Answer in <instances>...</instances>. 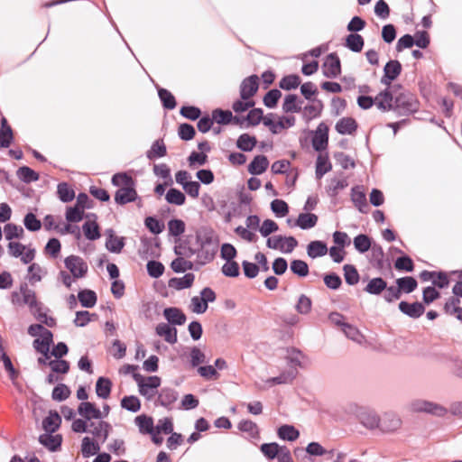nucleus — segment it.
<instances>
[{
	"label": "nucleus",
	"mask_w": 462,
	"mask_h": 462,
	"mask_svg": "<svg viewBox=\"0 0 462 462\" xmlns=\"http://www.w3.org/2000/svg\"><path fill=\"white\" fill-rule=\"evenodd\" d=\"M194 245L198 264L205 265L214 260L218 250V241L211 229L207 227L197 229Z\"/></svg>",
	"instance_id": "f257e3e1"
},
{
	"label": "nucleus",
	"mask_w": 462,
	"mask_h": 462,
	"mask_svg": "<svg viewBox=\"0 0 462 462\" xmlns=\"http://www.w3.org/2000/svg\"><path fill=\"white\" fill-rule=\"evenodd\" d=\"M112 184L119 188L115 194V201L117 204L125 205L136 199L134 181L126 173L115 174L112 178Z\"/></svg>",
	"instance_id": "f03ea898"
},
{
	"label": "nucleus",
	"mask_w": 462,
	"mask_h": 462,
	"mask_svg": "<svg viewBox=\"0 0 462 462\" xmlns=\"http://www.w3.org/2000/svg\"><path fill=\"white\" fill-rule=\"evenodd\" d=\"M394 109L400 113L411 114L419 109V102L416 97L410 91L402 88L401 85H393Z\"/></svg>",
	"instance_id": "7ed1b4c3"
},
{
	"label": "nucleus",
	"mask_w": 462,
	"mask_h": 462,
	"mask_svg": "<svg viewBox=\"0 0 462 462\" xmlns=\"http://www.w3.org/2000/svg\"><path fill=\"white\" fill-rule=\"evenodd\" d=\"M134 379L138 386L139 393L147 401L152 400L158 394V388L162 380L157 375L144 377L140 374H134Z\"/></svg>",
	"instance_id": "20e7f679"
},
{
	"label": "nucleus",
	"mask_w": 462,
	"mask_h": 462,
	"mask_svg": "<svg viewBox=\"0 0 462 462\" xmlns=\"http://www.w3.org/2000/svg\"><path fill=\"white\" fill-rule=\"evenodd\" d=\"M12 301L18 305H27L33 315L42 310V303L37 300L35 291L29 289L26 284L20 287L19 292H13Z\"/></svg>",
	"instance_id": "39448f33"
},
{
	"label": "nucleus",
	"mask_w": 462,
	"mask_h": 462,
	"mask_svg": "<svg viewBox=\"0 0 462 462\" xmlns=\"http://www.w3.org/2000/svg\"><path fill=\"white\" fill-rule=\"evenodd\" d=\"M216 300V293L211 288L206 287L200 291L199 296H194L190 300L189 310L196 314L205 313L208 302Z\"/></svg>",
	"instance_id": "423d86ee"
},
{
	"label": "nucleus",
	"mask_w": 462,
	"mask_h": 462,
	"mask_svg": "<svg viewBox=\"0 0 462 462\" xmlns=\"http://www.w3.org/2000/svg\"><path fill=\"white\" fill-rule=\"evenodd\" d=\"M411 411L414 412H427L437 416H445L448 410L442 405L426 400H414L410 403Z\"/></svg>",
	"instance_id": "0eeeda50"
},
{
	"label": "nucleus",
	"mask_w": 462,
	"mask_h": 462,
	"mask_svg": "<svg viewBox=\"0 0 462 462\" xmlns=\"http://www.w3.org/2000/svg\"><path fill=\"white\" fill-rule=\"evenodd\" d=\"M266 245L271 249L280 250L284 254H290L298 245V242L293 236H274L268 237Z\"/></svg>",
	"instance_id": "6e6552de"
},
{
	"label": "nucleus",
	"mask_w": 462,
	"mask_h": 462,
	"mask_svg": "<svg viewBox=\"0 0 462 462\" xmlns=\"http://www.w3.org/2000/svg\"><path fill=\"white\" fill-rule=\"evenodd\" d=\"M66 268L70 272L73 279L83 278L88 270L87 263L78 255H69L64 260Z\"/></svg>",
	"instance_id": "1a4fd4ad"
},
{
	"label": "nucleus",
	"mask_w": 462,
	"mask_h": 462,
	"mask_svg": "<svg viewBox=\"0 0 462 462\" xmlns=\"http://www.w3.org/2000/svg\"><path fill=\"white\" fill-rule=\"evenodd\" d=\"M394 97L395 93L392 86L390 89L382 91L375 97L374 105L383 112L394 109Z\"/></svg>",
	"instance_id": "9d476101"
},
{
	"label": "nucleus",
	"mask_w": 462,
	"mask_h": 462,
	"mask_svg": "<svg viewBox=\"0 0 462 462\" xmlns=\"http://www.w3.org/2000/svg\"><path fill=\"white\" fill-rule=\"evenodd\" d=\"M323 74L327 78L334 79L341 73L339 58L336 53H330L327 56L322 65Z\"/></svg>",
	"instance_id": "9b49d317"
},
{
	"label": "nucleus",
	"mask_w": 462,
	"mask_h": 462,
	"mask_svg": "<svg viewBox=\"0 0 462 462\" xmlns=\"http://www.w3.org/2000/svg\"><path fill=\"white\" fill-rule=\"evenodd\" d=\"M402 71V65L398 60L388 61L383 69V76L381 79V83L388 88L391 83L398 78Z\"/></svg>",
	"instance_id": "f8f14e48"
},
{
	"label": "nucleus",
	"mask_w": 462,
	"mask_h": 462,
	"mask_svg": "<svg viewBox=\"0 0 462 462\" xmlns=\"http://www.w3.org/2000/svg\"><path fill=\"white\" fill-rule=\"evenodd\" d=\"M402 426L401 418L393 412H385L381 417L380 430L385 433H392Z\"/></svg>",
	"instance_id": "ddd939ff"
},
{
	"label": "nucleus",
	"mask_w": 462,
	"mask_h": 462,
	"mask_svg": "<svg viewBox=\"0 0 462 462\" xmlns=\"http://www.w3.org/2000/svg\"><path fill=\"white\" fill-rule=\"evenodd\" d=\"M258 77L252 75L245 79L240 85V97L242 99H251L258 90Z\"/></svg>",
	"instance_id": "4468645a"
},
{
	"label": "nucleus",
	"mask_w": 462,
	"mask_h": 462,
	"mask_svg": "<svg viewBox=\"0 0 462 462\" xmlns=\"http://www.w3.org/2000/svg\"><path fill=\"white\" fill-rule=\"evenodd\" d=\"M110 430V424L103 420L88 424V432L96 437L97 441L100 440L102 443L106 440Z\"/></svg>",
	"instance_id": "2eb2a0df"
},
{
	"label": "nucleus",
	"mask_w": 462,
	"mask_h": 462,
	"mask_svg": "<svg viewBox=\"0 0 462 462\" xmlns=\"http://www.w3.org/2000/svg\"><path fill=\"white\" fill-rule=\"evenodd\" d=\"M194 237L191 236H187V238L181 241L180 244L176 245L174 247L175 254L183 258H190L195 255V245L192 242Z\"/></svg>",
	"instance_id": "dca6fc26"
},
{
	"label": "nucleus",
	"mask_w": 462,
	"mask_h": 462,
	"mask_svg": "<svg viewBox=\"0 0 462 462\" xmlns=\"http://www.w3.org/2000/svg\"><path fill=\"white\" fill-rule=\"evenodd\" d=\"M328 128L323 124H320L316 131L312 139V146L316 151H323L328 146Z\"/></svg>",
	"instance_id": "f3484780"
},
{
	"label": "nucleus",
	"mask_w": 462,
	"mask_h": 462,
	"mask_svg": "<svg viewBox=\"0 0 462 462\" xmlns=\"http://www.w3.org/2000/svg\"><path fill=\"white\" fill-rule=\"evenodd\" d=\"M351 199L361 213L368 212L366 196L361 187H354L351 190Z\"/></svg>",
	"instance_id": "a211bd4d"
},
{
	"label": "nucleus",
	"mask_w": 462,
	"mask_h": 462,
	"mask_svg": "<svg viewBox=\"0 0 462 462\" xmlns=\"http://www.w3.org/2000/svg\"><path fill=\"white\" fill-rule=\"evenodd\" d=\"M399 310L403 314L411 318L417 319L423 314L425 308L420 302L408 303L406 301H401L399 303Z\"/></svg>",
	"instance_id": "6ab92c4d"
},
{
	"label": "nucleus",
	"mask_w": 462,
	"mask_h": 462,
	"mask_svg": "<svg viewBox=\"0 0 462 462\" xmlns=\"http://www.w3.org/2000/svg\"><path fill=\"white\" fill-rule=\"evenodd\" d=\"M78 411L79 414L86 420L100 419L103 417L102 411L88 402H81L78 408Z\"/></svg>",
	"instance_id": "aec40b11"
},
{
	"label": "nucleus",
	"mask_w": 462,
	"mask_h": 462,
	"mask_svg": "<svg viewBox=\"0 0 462 462\" xmlns=\"http://www.w3.org/2000/svg\"><path fill=\"white\" fill-rule=\"evenodd\" d=\"M359 421L360 423L369 429H380V421L381 418L372 411H365L359 414Z\"/></svg>",
	"instance_id": "412c9836"
},
{
	"label": "nucleus",
	"mask_w": 462,
	"mask_h": 462,
	"mask_svg": "<svg viewBox=\"0 0 462 462\" xmlns=\"http://www.w3.org/2000/svg\"><path fill=\"white\" fill-rule=\"evenodd\" d=\"M39 441L49 450L56 451L61 445L62 437L60 434L52 435L50 432H45L39 437Z\"/></svg>",
	"instance_id": "4be33fe9"
},
{
	"label": "nucleus",
	"mask_w": 462,
	"mask_h": 462,
	"mask_svg": "<svg viewBox=\"0 0 462 462\" xmlns=\"http://www.w3.org/2000/svg\"><path fill=\"white\" fill-rule=\"evenodd\" d=\"M178 399V393L171 388H162L158 393L157 403L160 405L170 408Z\"/></svg>",
	"instance_id": "5701e85b"
},
{
	"label": "nucleus",
	"mask_w": 462,
	"mask_h": 462,
	"mask_svg": "<svg viewBox=\"0 0 462 462\" xmlns=\"http://www.w3.org/2000/svg\"><path fill=\"white\" fill-rule=\"evenodd\" d=\"M286 359L292 367H305L308 365V358L301 351L296 348H291L287 351Z\"/></svg>",
	"instance_id": "b1692460"
},
{
	"label": "nucleus",
	"mask_w": 462,
	"mask_h": 462,
	"mask_svg": "<svg viewBox=\"0 0 462 462\" xmlns=\"http://www.w3.org/2000/svg\"><path fill=\"white\" fill-rule=\"evenodd\" d=\"M268 165L269 161L266 156L257 155L248 165V171L253 175H259L266 171Z\"/></svg>",
	"instance_id": "393cba45"
},
{
	"label": "nucleus",
	"mask_w": 462,
	"mask_h": 462,
	"mask_svg": "<svg viewBox=\"0 0 462 462\" xmlns=\"http://www.w3.org/2000/svg\"><path fill=\"white\" fill-rule=\"evenodd\" d=\"M61 423V418L57 411H51L49 415L42 420V428L46 432H55Z\"/></svg>",
	"instance_id": "a878e982"
},
{
	"label": "nucleus",
	"mask_w": 462,
	"mask_h": 462,
	"mask_svg": "<svg viewBox=\"0 0 462 462\" xmlns=\"http://www.w3.org/2000/svg\"><path fill=\"white\" fill-rule=\"evenodd\" d=\"M195 275L191 273H186L180 278H171L169 281V286L177 290H183L192 286Z\"/></svg>",
	"instance_id": "bb28decb"
},
{
	"label": "nucleus",
	"mask_w": 462,
	"mask_h": 462,
	"mask_svg": "<svg viewBox=\"0 0 462 462\" xmlns=\"http://www.w3.org/2000/svg\"><path fill=\"white\" fill-rule=\"evenodd\" d=\"M156 333L160 337H162L168 343L174 344L177 341V330L169 324H159L156 327Z\"/></svg>",
	"instance_id": "cd10ccee"
},
{
	"label": "nucleus",
	"mask_w": 462,
	"mask_h": 462,
	"mask_svg": "<svg viewBox=\"0 0 462 462\" xmlns=\"http://www.w3.org/2000/svg\"><path fill=\"white\" fill-rule=\"evenodd\" d=\"M165 319L173 325H182L186 321L185 314L177 308H166L163 311Z\"/></svg>",
	"instance_id": "c85d7f7f"
},
{
	"label": "nucleus",
	"mask_w": 462,
	"mask_h": 462,
	"mask_svg": "<svg viewBox=\"0 0 462 462\" xmlns=\"http://www.w3.org/2000/svg\"><path fill=\"white\" fill-rule=\"evenodd\" d=\"M100 450L98 441L91 439L89 437H85L82 439L81 452L84 457H89L96 455Z\"/></svg>",
	"instance_id": "c756f323"
},
{
	"label": "nucleus",
	"mask_w": 462,
	"mask_h": 462,
	"mask_svg": "<svg viewBox=\"0 0 462 462\" xmlns=\"http://www.w3.org/2000/svg\"><path fill=\"white\" fill-rule=\"evenodd\" d=\"M318 222V216L312 213H300L295 225L301 229H310L314 227Z\"/></svg>",
	"instance_id": "7c9ffc66"
},
{
	"label": "nucleus",
	"mask_w": 462,
	"mask_h": 462,
	"mask_svg": "<svg viewBox=\"0 0 462 462\" xmlns=\"http://www.w3.org/2000/svg\"><path fill=\"white\" fill-rule=\"evenodd\" d=\"M134 422L138 426L141 433L153 434L154 426L153 420L152 417L146 415H140L135 418Z\"/></svg>",
	"instance_id": "2f4dec72"
},
{
	"label": "nucleus",
	"mask_w": 462,
	"mask_h": 462,
	"mask_svg": "<svg viewBox=\"0 0 462 462\" xmlns=\"http://www.w3.org/2000/svg\"><path fill=\"white\" fill-rule=\"evenodd\" d=\"M356 123L351 117H344L336 125V130L341 134H351L356 130Z\"/></svg>",
	"instance_id": "473e14b6"
},
{
	"label": "nucleus",
	"mask_w": 462,
	"mask_h": 462,
	"mask_svg": "<svg viewBox=\"0 0 462 462\" xmlns=\"http://www.w3.org/2000/svg\"><path fill=\"white\" fill-rule=\"evenodd\" d=\"M327 253V245L321 241H312L307 246V254L311 258L326 255Z\"/></svg>",
	"instance_id": "72a5a7b5"
},
{
	"label": "nucleus",
	"mask_w": 462,
	"mask_h": 462,
	"mask_svg": "<svg viewBox=\"0 0 462 462\" xmlns=\"http://www.w3.org/2000/svg\"><path fill=\"white\" fill-rule=\"evenodd\" d=\"M112 382L106 377H99L96 383V393L99 398L107 399L110 396Z\"/></svg>",
	"instance_id": "f704fd0d"
},
{
	"label": "nucleus",
	"mask_w": 462,
	"mask_h": 462,
	"mask_svg": "<svg viewBox=\"0 0 462 462\" xmlns=\"http://www.w3.org/2000/svg\"><path fill=\"white\" fill-rule=\"evenodd\" d=\"M296 375H297V371L291 370V371L282 373L279 376L269 378L268 380H266L265 383L269 386H272L273 384L291 383L294 380Z\"/></svg>",
	"instance_id": "c9c22d12"
},
{
	"label": "nucleus",
	"mask_w": 462,
	"mask_h": 462,
	"mask_svg": "<svg viewBox=\"0 0 462 462\" xmlns=\"http://www.w3.org/2000/svg\"><path fill=\"white\" fill-rule=\"evenodd\" d=\"M332 166L328 155L319 154L316 162V177L321 179L324 174L331 170Z\"/></svg>",
	"instance_id": "e433bc0d"
},
{
	"label": "nucleus",
	"mask_w": 462,
	"mask_h": 462,
	"mask_svg": "<svg viewBox=\"0 0 462 462\" xmlns=\"http://www.w3.org/2000/svg\"><path fill=\"white\" fill-rule=\"evenodd\" d=\"M301 102H298V97L293 94H290L285 97L282 110L285 113H296L301 109Z\"/></svg>",
	"instance_id": "4c0bfd02"
},
{
	"label": "nucleus",
	"mask_w": 462,
	"mask_h": 462,
	"mask_svg": "<svg viewBox=\"0 0 462 462\" xmlns=\"http://www.w3.org/2000/svg\"><path fill=\"white\" fill-rule=\"evenodd\" d=\"M277 434L280 439L288 440V441H294L296 440L299 436L300 432L297 429H295L291 425H282L278 429Z\"/></svg>",
	"instance_id": "58836bf2"
},
{
	"label": "nucleus",
	"mask_w": 462,
	"mask_h": 462,
	"mask_svg": "<svg viewBox=\"0 0 462 462\" xmlns=\"http://www.w3.org/2000/svg\"><path fill=\"white\" fill-rule=\"evenodd\" d=\"M342 331L346 335V337L352 341L357 343V344H363L365 342V337L364 335L359 331V329L351 325V324H345L344 328H342Z\"/></svg>",
	"instance_id": "ea45409f"
},
{
	"label": "nucleus",
	"mask_w": 462,
	"mask_h": 462,
	"mask_svg": "<svg viewBox=\"0 0 462 462\" xmlns=\"http://www.w3.org/2000/svg\"><path fill=\"white\" fill-rule=\"evenodd\" d=\"M82 229L88 240H97L100 237L99 226L96 221H86L82 226Z\"/></svg>",
	"instance_id": "a19ab883"
},
{
	"label": "nucleus",
	"mask_w": 462,
	"mask_h": 462,
	"mask_svg": "<svg viewBox=\"0 0 462 462\" xmlns=\"http://www.w3.org/2000/svg\"><path fill=\"white\" fill-rule=\"evenodd\" d=\"M108 238L106 243V247L112 253H120L124 247V241L122 237L114 236L112 230H108Z\"/></svg>",
	"instance_id": "79ce46f5"
},
{
	"label": "nucleus",
	"mask_w": 462,
	"mask_h": 462,
	"mask_svg": "<svg viewBox=\"0 0 462 462\" xmlns=\"http://www.w3.org/2000/svg\"><path fill=\"white\" fill-rule=\"evenodd\" d=\"M386 289V282L380 277L374 278L369 281L365 291L370 294H380Z\"/></svg>",
	"instance_id": "37998d69"
},
{
	"label": "nucleus",
	"mask_w": 462,
	"mask_h": 462,
	"mask_svg": "<svg viewBox=\"0 0 462 462\" xmlns=\"http://www.w3.org/2000/svg\"><path fill=\"white\" fill-rule=\"evenodd\" d=\"M396 284L398 285L401 292L411 293L417 288V281L411 276H406L402 278H399L396 280Z\"/></svg>",
	"instance_id": "c03bdc74"
},
{
	"label": "nucleus",
	"mask_w": 462,
	"mask_h": 462,
	"mask_svg": "<svg viewBox=\"0 0 462 462\" xmlns=\"http://www.w3.org/2000/svg\"><path fill=\"white\" fill-rule=\"evenodd\" d=\"M78 298L81 305L85 308H92L97 303V295L90 290H83L79 292Z\"/></svg>",
	"instance_id": "a18cd8bd"
},
{
	"label": "nucleus",
	"mask_w": 462,
	"mask_h": 462,
	"mask_svg": "<svg viewBox=\"0 0 462 462\" xmlns=\"http://www.w3.org/2000/svg\"><path fill=\"white\" fill-rule=\"evenodd\" d=\"M212 118L214 121H216L217 124H228L232 120H234L236 123H238L239 119L238 117H233V115L228 110H221V109H216L212 112Z\"/></svg>",
	"instance_id": "49530a36"
},
{
	"label": "nucleus",
	"mask_w": 462,
	"mask_h": 462,
	"mask_svg": "<svg viewBox=\"0 0 462 462\" xmlns=\"http://www.w3.org/2000/svg\"><path fill=\"white\" fill-rule=\"evenodd\" d=\"M346 45L348 49L355 52L362 51L364 46V39L357 33H351L346 37Z\"/></svg>",
	"instance_id": "de8ad7c7"
},
{
	"label": "nucleus",
	"mask_w": 462,
	"mask_h": 462,
	"mask_svg": "<svg viewBox=\"0 0 462 462\" xmlns=\"http://www.w3.org/2000/svg\"><path fill=\"white\" fill-rule=\"evenodd\" d=\"M256 144V139L254 136H251L248 134H243L239 136L236 145L239 149L245 152L252 151Z\"/></svg>",
	"instance_id": "09e8293b"
},
{
	"label": "nucleus",
	"mask_w": 462,
	"mask_h": 462,
	"mask_svg": "<svg viewBox=\"0 0 462 462\" xmlns=\"http://www.w3.org/2000/svg\"><path fill=\"white\" fill-rule=\"evenodd\" d=\"M44 274L45 271L38 263H32L28 268V281L32 284L41 282Z\"/></svg>",
	"instance_id": "8fccbe9b"
},
{
	"label": "nucleus",
	"mask_w": 462,
	"mask_h": 462,
	"mask_svg": "<svg viewBox=\"0 0 462 462\" xmlns=\"http://www.w3.org/2000/svg\"><path fill=\"white\" fill-rule=\"evenodd\" d=\"M5 236L7 240H13L14 238H22L23 236V228L15 224L9 223L4 227Z\"/></svg>",
	"instance_id": "3c124183"
},
{
	"label": "nucleus",
	"mask_w": 462,
	"mask_h": 462,
	"mask_svg": "<svg viewBox=\"0 0 462 462\" xmlns=\"http://www.w3.org/2000/svg\"><path fill=\"white\" fill-rule=\"evenodd\" d=\"M17 177L26 183H30L39 180V174L27 166H23L18 169Z\"/></svg>",
	"instance_id": "603ef678"
},
{
	"label": "nucleus",
	"mask_w": 462,
	"mask_h": 462,
	"mask_svg": "<svg viewBox=\"0 0 462 462\" xmlns=\"http://www.w3.org/2000/svg\"><path fill=\"white\" fill-rule=\"evenodd\" d=\"M194 264L192 262L180 256H178L171 263V267L175 273H184L188 270H191Z\"/></svg>",
	"instance_id": "864d4df0"
},
{
	"label": "nucleus",
	"mask_w": 462,
	"mask_h": 462,
	"mask_svg": "<svg viewBox=\"0 0 462 462\" xmlns=\"http://www.w3.org/2000/svg\"><path fill=\"white\" fill-rule=\"evenodd\" d=\"M121 406L132 412H137L141 409V402L136 396H125L121 401Z\"/></svg>",
	"instance_id": "5fc2aeb1"
},
{
	"label": "nucleus",
	"mask_w": 462,
	"mask_h": 462,
	"mask_svg": "<svg viewBox=\"0 0 462 462\" xmlns=\"http://www.w3.org/2000/svg\"><path fill=\"white\" fill-rule=\"evenodd\" d=\"M57 192L62 202H69L75 198L74 190L66 182L58 185Z\"/></svg>",
	"instance_id": "6e6d98bb"
},
{
	"label": "nucleus",
	"mask_w": 462,
	"mask_h": 462,
	"mask_svg": "<svg viewBox=\"0 0 462 462\" xmlns=\"http://www.w3.org/2000/svg\"><path fill=\"white\" fill-rule=\"evenodd\" d=\"M168 203L181 206L185 203V195L176 189H170L165 196Z\"/></svg>",
	"instance_id": "4d7b16f0"
},
{
	"label": "nucleus",
	"mask_w": 462,
	"mask_h": 462,
	"mask_svg": "<svg viewBox=\"0 0 462 462\" xmlns=\"http://www.w3.org/2000/svg\"><path fill=\"white\" fill-rule=\"evenodd\" d=\"M300 84V79L297 75H288L280 81V88L284 90H291L297 88Z\"/></svg>",
	"instance_id": "13d9d810"
},
{
	"label": "nucleus",
	"mask_w": 462,
	"mask_h": 462,
	"mask_svg": "<svg viewBox=\"0 0 462 462\" xmlns=\"http://www.w3.org/2000/svg\"><path fill=\"white\" fill-rule=\"evenodd\" d=\"M282 448L275 442L264 443L261 446V451L267 458L273 459L277 457Z\"/></svg>",
	"instance_id": "bf43d9fd"
},
{
	"label": "nucleus",
	"mask_w": 462,
	"mask_h": 462,
	"mask_svg": "<svg viewBox=\"0 0 462 462\" xmlns=\"http://www.w3.org/2000/svg\"><path fill=\"white\" fill-rule=\"evenodd\" d=\"M166 154V147L162 141L157 140L155 141L151 149L147 152V157L149 159H154L158 157H163Z\"/></svg>",
	"instance_id": "052dcab7"
},
{
	"label": "nucleus",
	"mask_w": 462,
	"mask_h": 462,
	"mask_svg": "<svg viewBox=\"0 0 462 462\" xmlns=\"http://www.w3.org/2000/svg\"><path fill=\"white\" fill-rule=\"evenodd\" d=\"M238 429L241 431L248 433L251 438H257L259 431L257 425L252 420H245L239 422Z\"/></svg>",
	"instance_id": "680f3d73"
},
{
	"label": "nucleus",
	"mask_w": 462,
	"mask_h": 462,
	"mask_svg": "<svg viewBox=\"0 0 462 462\" xmlns=\"http://www.w3.org/2000/svg\"><path fill=\"white\" fill-rule=\"evenodd\" d=\"M354 245L359 253H365L371 246L370 238L366 235H358L354 238Z\"/></svg>",
	"instance_id": "e2e57ef3"
},
{
	"label": "nucleus",
	"mask_w": 462,
	"mask_h": 462,
	"mask_svg": "<svg viewBox=\"0 0 462 462\" xmlns=\"http://www.w3.org/2000/svg\"><path fill=\"white\" fill-rule=\"evenodd\" d=\"M343 269L346 282L349 285L356 284L359 281V274L356 269L350 264H346Z\"/></svg>",
	"instance_id": "0e129e2a"
},
{
	"label": "nucleus",
	"mask_w": 462,
	"mask_h": 462,
	"mask_svg": "<svg viewBox=\"0 0 462 462\" xmlns=\"http://www.w3.org/2000/svg\"><path fill=\"white\" fill-rule=\"evenodd\" d=\"M291 270L294 274L300 277H305L309 273V266L307 263L302 260H293L291 263Z\"/></svg>",
	"instance_id": "69168bd1"
},
{
	"label": "nucleus",
	"mask_w": 462,
	"mask_h": 462,
	"mask_svg": "<svg viewBox=\"0 0 462 462\" xmlns=\"http://www.w3.org/2000/svg\"><path fill=\"white\" fill-rule=\"evenodd\" d=\"M159 97L167 109H173L176 106V101L172 94L167 89L161 88L158 91Z\"/></svg>",
	"instance_id": "338daca9"
},
{
	"label": "nucleus",
	"mask_w": 462,
	"mask_h": 462,
	"mask_svg": "<svg viewBox=\"0 0 462 462\" xmlns=\"http://www.w3.org/2000/svg\"><path fill=\"white\" fill-rule=\"evenodd\" d=\"M169 233L173 236H179L185 232V223L180 219H171L168 222Z\"/></svg>",
	"instance_id": "774afa93"
}]
</instances>
